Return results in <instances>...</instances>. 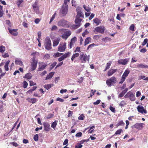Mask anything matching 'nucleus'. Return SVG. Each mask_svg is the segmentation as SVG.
<instances>
[{
    "label": "nucleus",
    "instance_id": "17",
    "mask_svg": "<svg viewBox=\"0 0 148 148\" xmlns=\"http://www.w3.org/2000/svg\"><path fill=\"white\" fill-rule=\"evenodd\" d=\"M9 32L11 34L14 36H16L18 34V33L17 32V29H8Z\"/></svg>",
    "mask_w": 148,
    "mask_h": 148
},
{
    "label": "nucleus",
    "instance_id": "42",
    "mask_svg": "<svg viewBox=\"0 0 148 148\" xmlns=\"http://www.w3.org/2000/svg\"><path fill=\"white\" fill-rule=\"evenodd\" d=\"M85 116L84 114H81L78 118V119L80 120H83L84 119Z\"/></svg>",
    "mask_w": 148,
    "mask_h": 148
},
{
    "label": "nucleus",
    "instance_id": "47",
    "mask_svg": "<svg viewBox=\"0 0 148 148\" xmlns=\"http://www.w3.org/2000/svg\"><path fill=\"white\" fill-rule=\"evenodd\" d=\"M38 2L36 1L32 5V6L34 9L37 8V7Z\"/></svg>",
    "mask_w": 148,
    "mask_h": 148
},
{
    "label": "nucleus",
    "instance_id": "2",
    "mask_svg": "<svg viewBox=\"0 0 148 148\" xmlns=\"http://www.w3.org/2000/svg\"><path fill=\"white\" fill-rule=\"evenodd\" d=\"M58 32L61 33L62 38L65 40H66L71 34V31L66 29H60L59 30Z\"/></svg>",
    "mask_w": 148,
    "mask_h": 148
},
{
    "label": "nucleus",
    "instance_id": "31",
    "mask_svg": "<svg viewBox=\"0 0 148 148\" xmlns=\"http://www.w3.org/2000/svg\"><path fill=\"white\" fill-rule=\"evenodd\" d=\"M53 85H54L53 84L45 85L44 86V88L47 90L50 88L51 87L53 86Z\"/></svg>",
    "mask_w": 148,
    "mask_h": 148
},
{
    "label": "nucleus",
    "instance_id": "25",
    "mask_svg": "<svg viewBox=\"0 0 148 148\" xmlns=\"http://www.w3.org/2000/svg\"><path fill=\"white\" fill-rule=\"evenodd\" d=\"M54 74V73L53 72H51L49 74L47 75V77L45 78L46 80L48 79L51 78Z\"/></svg>",
    "mask_w": 148,
    "mask_h": 148
},
{
    "label": "nucleus",
    "instance_id": "59",
    "mask_svg": "<svg viewBox=\"0 0 148 148\" xmlns=\"http://www.w3.org/2000/svg\"><path fill=\"white\" fill-rule=\"evenodd\" d=\"M73 112L72 111L69 110L68 112V117H69L70 116H72L73 115Z\"/></svg>",
    "mask_w": 148,
    "mask_h": 148
},
{
    "label": "nucleus",
    "instance_id": "44",
    "mask_svg": "<svg viewBox=\"0 0 148 148\" xmlns=\"http://www.w3.org/2000/svg\"><path fill=\"white\" fill-rule=\"evenodd\" d=\"M84 9L88 12L90 11L91 10V9L90 8L87 7L85 5H84Z\"/></svg>",
    "mask_w": 148,
    "mask_h": 148
},
{
    "label": "nucleus",
    "instance_id": "37",
    "mask_svg": "<svg viewBox=\"0 0 148 148\" xmlns=\"http://www.w3.org/2000/svg\"><path fill=\"white\" fill-rule=\"evenodd\" d=\"M23 1V0H18L17 1L16 3L18 7H19Z\"/></svg>",
    "mask_w": 148,
    "mask_h": 148
},
{
    "label": "nucleus",
    "instance_id": "11",
    "mask_svg": "<svg viewBox=\"0 0 148 148\" xmlns=\"http://www.w3.org/2000/svg\"><path fill=\"white\" fill-rule=\"evenodd\" d=\"M66 42L60 44L58 47V51L60 52L64 51L66 48Z\"/></svg>",
    "mask_w": 148,
    "mask_h": 148
},
{
    "label": "nucleus",
    "instance_id": "36",
    "mask_svg": "<svg viewBox=\"0 0 148 148\" xmlns=\"http://www.w3.org/2000/svg\"><path fill=\"white\" fill-rule=\"evenodd\" d=\"M123 132V130L122 129H119L117 130L115 132V135L120 134L121 133Z\"/></svg>",
    "mask_w": 148,
    "mask_h": 148
},
{
    "label": "nucleus",
    "instance_id": "43",
    "mask_svg": "<svg viewBox=\"0 0 148 148\" xmlns=\"http://www.w3.org/2000/svg\"><path fill=\"white\" fill-rule=\"evenodd\" d=\"M2 56L4 58H6L9 56V54L7 53H3L2 54Z\"/></svg>",
    "mask_w": 148,
    "mask_h": 148
},
{
    "label": "nucleus",
    "instance_id": "15",
    "mask_svg": "<svg viewBox=\"0 0 148 148\" xmlns=\"http://www.w3.org/2000/svg\"><path fill=\"white\" fill-rule=\"evenodd\" d=\"M129 60L130 59L129 58H125L124 59H120L118 60V62L119 64L125 65L127 64Z\"/></svg>",
    "mask_w": 148,
    "mask_h": 148
},
{
    "label": "nucleus",
    "instance_id": "26",
    "mask_svg": "<svg viewBox=\"0 0 148 148\" xmlns=\"http://www.w3.org/2000/svg\"><path fill=\"white\" fill-rule=\"evenodd\" d=\"M137 67L141 69L148 68V65L146 64H138L137 65Z\"/></svg>",
    "mask_w": 148,
    "mask_h": 148
},
{
    "label": "nucleus",
    "instance_id": "5",
    "mask_svg": "<svg viewBox=\"0 0 148 148\" xmlns=\"http://www.w3.org/2000/svg\"><path fill=\"white\" fill-rule=\"evenodd\" d=\"M45 45L46 49L49 50L51 49V41L49 37L46 38L45 39Z\"/></svg>",
    "mask_w": 148,
    "mask_h": 148
},
{
    "label": "nucleus",
    "instance_id": "10",
    "mask_svg": "<svg viewBox=\"0 0 148 148\" xmlns=\"http://www.w3.org/2000/svg\"><path fill=\"white\" fill-rule=\"evenodd\" d=\"M68 11V6L67 4H64L60 10L61 13L63 15H66Z\"/></svg>",
    "mask_w": 148,
    "mask_h": 148
},
{
    "label": "nucleus",
    "instance_id": "49",
    "mask_svg": "<svg viewBox=\"0 0 148 148\" xmlns=\"http://www.w3.org/2000/svg\"><path fill=\"white\" fill-rule=\"evenodd\" d=\"M96 90H94L93 91V90H91V93L90 94V97H92V96L94 95L95 94V92H96Z\"/></svg>",
    "mask_w": 148,
    "mask_h": 148
},
{
    "label": "nucleus",
    "instance_id": "63",
    "mask_svg": "<svg viewBox=\"0 0 148 148\" xmlns=\"http://www.w3.org/2000/svg\"><path fill=\"white\" fill-rule=\"evenodd\" d=\"M80 47H77L75 50V52H80Z\"/></svg>",
    "mask_w": 148,
    "mask_h": 148
},
{
    "label": "nucleus",
    "instance_id": "41",
    "mask_svg": "<svg viewBox=\"0 0 148 148\" xmlns=\"http://www.w3.org/2000/svg\"><path fill=\"white\" fill-rule=\"evenodd\" d=\"M58 29V27L56 25H54L52 26L51 29V31H54L57 30Z\"/></svg>",
    "mask_w": 148,
    "mask_h": 148
},
{
    "label": "nucleus",
    "instance_id": "62",
    "mask_svg": "<svg viewBox=\"0 0 148 148\" xmlns=\"http://www.w3.org/2000/svg\"><path fill=\"white\" fill-rule=\"evenodd\" d=\"M64 59H65V58L62 55L58 59V60L59 62H61Z\"/></svg>",
    "mask_w": 148,
    "mask_h": 148
},
{
    "label": "nucleus",
    "instance_id": "46",
    "mask_svg": "<svg viewBox=\"0 0 148 148\" xmlns=\"http://www.w3.org/2000/svg\"><path fill=\"white\" fill-rule=\"evenodd\" d=\"M148 42V39L147 38H145V39L143 42H142V45L143 46H144L146 45V44Z\"/></svg>",
    "mask_w": 148,
    "mask_h": 148
},
{
    "label": "nucleus",
    "instance_id": "4",
    "mask_svg": "<svg viewBox=\"0 0 148 148\" xmlns=\"http://www.w3.org/2000/svg\"><path fill=\"white\" fill-rule=\"evenodd\" d=\"M116 82V78L114 77H112L106 81V84L109 86L114 85Z\"/></svg>",
    "mask_w": 148,
    "mask_h": 148
},
{
    "label": "nucleus",
    "instance_id": "38",
    "mask_svg": "<svg viewBox=\"0 0 148 148\" xmlns=\"http://www.w3.org/2000/svg\"><path fill=\"white\" fill-rule=\"evenodd\" d=\"M135 26L133 24H132L130 27L129 29L130 30L134 31V28Z\"/></svg>",
    "mask_w": 148,
    "mask_h": 148
},
{
    "label": "nucleus",
    "instance_id": "27",
    "mask_svg": "<svg viewBox=\"0 0 148 148\" xmlns=\"http://www.w3.org/2000/svg\"><path fill=\"white\" fill-rule=\"evenodd\" d=\"M125 124L124 123L123 121L121 120L118 122L117 123L116 125V127H117L119 126H124Z\"/></svg>",
    "mask_w": 148,
    "mask_h": 148
},
{
    "label": "nucleus",
    "instance_id": "23",
    "mask_svg": "<svg viewBox=\"0 0 148 148\" xmlns=\"http://www.w3.org/2000/svg\"><path fill=\"white\" fill-rule=\"evenodd\" d=\"M130 72V71L128 69H126L122 75V77L126 78V77L127 76Z\"/></svg>",
    "mask_w": 148,
    "mask_h": 148
},
{
    "label": "nucleus",
    "instance_id": "39",
    "mask_svg": "<svg viewBox=\"0 0 148 148\" xmlns=\"http://www.w3.org/2000/svg\"><path fill=\"white\" fill-rule=\"evenodd\" d=\"M110 39L108 37H105L103 38L102 39V41H104L105 42H107L108 41L110 40Z\"/></svg>",
    "mask_w": 148,
    "mask_h": 148
},
{
    "label": "nucleus",
    "instance_id": "64",
    "mask_svg": "<svg viewBox=\"0 0 148 148\" xmlns=\"http://www.w3.org/2000/svg\"><path fill=\"white\" fill-rule=\"evenodd\" d=\"M100 101L101 100H97L96 102L93 103V104L95 105H98L99 104Z\"/></svg>",
    "mask_w": 148,
    "mask_h": 148
},
{
    "label": "nucleus",
    "instance_id": "60",
    "mask_svg": "<svg viewBox=\"0 0 148 148\" xmlns=\"http://www.w3.org/2000/svg\"><path fill=\"white\" fill-rule=\"evenodd\" d=\"M82 133L81 132H79L77 133L75 135V136L77 137H80L82 136Z\"/></svg>",
    "mask_w": 148,
    "mask_h": 148
},
{
    "label": "nucleus",
    "instance_id": "18",
    "mask_svg": "<svg viewBox=\"0 0 148 148\" xmlns=\"http://www.w3.org/2000/svg\"><path fill=\"white\" fill-rule=\"evenodd\" d=\"M43 125L44 127V130L45 131L48 132L50 129V125L47 122H44Z\"/></svg>",
    "mask_w": 148,
    "mask_h": 148
},
{
    "label": "nucleus",
    "instance_id": "33",
    "mask_svg": "<svg viewBox=\"0 0 148 148\" xmlns=\"http://www.w3.org/2000/svg\"><path fill=\"white\" fill-rule=\"evenodd\" d=\"M57 123L58 121H55L52 123L51 125V127L54 129L57 125Z\"/></svg>",
    "mask_w": 148,
    "mask_h": 148
},
{
    "label": "nucleus",
    "instance_id": "9",
    "mask_svg": "<svg viewBox=\"0 0 148 148\" xmlns=\"http://www.w3.org/2000/svg\"><path fill=\"white\" fill-rule=\"evenodd\" d=\"M144 124L143 123H136L132 126V128H135L138 130H141L144 127Z\"/></svg>",
    "mask_w": 148,
    "mask_h": 148
},
{
    "label": "nucleus",
    "instance_id": "61",
    "mask_svg": "<svg viewBox=\"0 0 148 148\" xmlns=\"http://www.w3.org/2000/svg\"><path fill=\"white\" fill-rule=\"evenodd\" d=\"M40 21V19L38 18L36 19L34 21V22L36 24H38Z\"/></svg>",
    "mask_w": 148,
    "mask_h": 148
},
{
    "label": "nucleus",
    "instance_id": "40",
    "mask_svg": "<svg viewBox=\"0 0 148 148\" xmlns=\"http://www.w3.org/2000/svg\"><path fill=\"white\" fill-rule=\"evenodd\" d=\"M62 54V53H60L59 52H57L54 53V54L53 55V56L55 57H57L61 56Z\"/></svg>",
    "mask_w": 148,
    "mask_h": 148
},
{
    "label": "nucleus",
    "instance_id": "16",
    "mask_svg": "<svg viewBox=\"0 0 148 148\" xmlns=\"http://www.w3.org/2000/svg\"><path fill=\"white\" fill-rule=\"evenodd\" d=\"M77 40V38L75 36L71 39L69 44V48L70 49H71L72 47V46Z\"/></svg>",
    "mask_w": 148,
    "mask_h": 148
},
{
    "label": "nucleus",
    "instance_id": "6",
    "mask_svg": "<svg viewBox=\"0 0 148 148\" xmlns=\"http://www.w3.org/2000/svg\"><path fill=\"white\" fill-rule=\"evenodd\" d=\"M38 63L37 60H36L34 57L32 59V61L31 62V70L33 71L35 70L36 68Z\"/></svg>",
    "mask_w": 148,
    "mask_h": 148
},
{
    "label": "nucleus",
    "instance_id": "30",
    "mask_svg": "<svg viewBox=\"0 0 148 148\" xmlns=\"http://www.w3.org/2000/svg\"><path fill=\"white\" fill-rule=\"evenodd\" d=\"M32 77V74L30 73H27L24 77V78H26L28 79H30Z\"/></svg>",
    "mask_w": 148,
    "mask_h": 148
},
{
    "label": "nucleus",
    "instance_id": "1",
    "mask_svg": "<svg viewBox=\"0 0 148 148\" xmlns=\"http://www.w3.org/2000/svg\"><path fill=\"white\" fill-rule=\"evenodd\" d=\"M81 9V8L79 7H77L76 9V11L77 12V15L75 21V22L76 24L73 25L72 26L73 27L74 29L77 28L81 25V23L82 19L80 18H83L84 14L82 12Z\"/></svg>",
    "mask_w": 148,
    "mask_h": 148
},
{
    "label": "nucleus",
    "instance_id": "54",
    "mask_svg": "<svg viewBox=\"0 0 148 148\" xmlns=\"http://www.w3.org/2000/svg\"><path fill=\"white\" fill-rule=\"evenodd\" d=\"M83 146L82 145L80 144L79 143L77 144L75 147V148H82Z\"/></svg>",
    "mask_w": 148,
    "mask_h": 148
},
{
    "label": "nucleus",
    "instance_id": "14",
    "mask_svg": "<svg viewBox=\"0 0 148 148\" xmlns=\"http://www.w3.org/2000/svg\"><path fill=\"white\" fill-rule=\"evenodd\" d=\"M39 67L38 69V71H40L45 69L47 66V64L44 63L42 62H39L38 63Z\"/></svg>",
    "mask_w": 148,
    "mask_h": 148
},
{
    "label": "nucleus",
    "instance_id": "35",
    "mask_svg": "<svg viewBox=\"0 0 148 148\" xmlns=\"http://www.w3.org/2000/svg\"><path fill=\"white\" fill-rule=\"evenodd\" d=\"M71 54V52H68L67 53H65L63 55V56L65 59L66 58H67L69 57Z\"/></svg>",
    "mask_w": 148,
    "mask_h": 148
},
{
    "label": "nucleus",
    "instance_id": "48",
    "mask_svg": "<svg viewBox=\"0 0 148 148\" xmlns=\"http://www.w3.org/2000/svg\"><path fill=\"white\" fill-rule=\"evenodd\" d=\"M112 64V62L111 61L109 62L108 63H107L106 64V69H109L110 67V66L111 65V64Z\"/></svg>",
    "mask_w": 148,
    "mask_h": 148
},
{
    "label": "nucleus",
    "instance_id": "51",
    "mask_svg": "<svg viewBox=\"0 0 148 148\" xmlns=\"http://www.w3.org/2000/svg\"><path fill=\"white\" fill-rule=\"evenodd\" d=\"M34 139L36 141H37L38 140V135L37 134H36L34 136Z\"/></svg>",
    "mask_w": 148,
    "mask_h": 148
},
{
    "label": "nucleus",
    "instance_id": "50",
    "mask_svg": "<svg viewBox=\"0 0 148 148\" xmlns=\"http://www.w3.org/2000/svg\"><path fill=\"white\" fill-rule=\"evenodd\" d=\"M96 46V44H94V43L92 44H91L90 45L88 46L87 49L88 50L89 48H92V47H94V46Z\"/></svg>",
    "mask_w": 148,
    "mask_h": 148
},
{
    "label": "nucleus",
    "instance_id": "22",
    "mask_svg": "<svg viewBox=\"0 0 148 148\" xmlns=\"http://www.w3.org/2000/svg\"><path fill=\"white\" fill-rule=\"evenodd\" d=\"M27 100L29 102L32 103H35L37 101V99L36 98H27Z\"/></svg>",
    "mask_w": 148,
    "mask_h": 148
},
{
    "label": "nucleus",
    "instance_id": "53",
    "mask_svg": "<svg viewBox=\"0 0 148 148\" xmlns=\"http://www.w3.org/2000/svg\"><path fill=\"white\" fill-rule=\"evenodd\" d=\"M23 87L24 88H26L27 86L28 83H27L25 81H24L23 82Z\"/></svg>",
    "mask_w": 148,
    "mask_h": 148
},
{
    "label": "nucleus",
    "instance_id": "52",
    "mask_svg": "<svg viewBox=\"0 0 148 148\" xmlns=\"http://www.w3.org/2000/svg\"><path fill=\"white\" fill-rule=\"evenodd\" d=\"M125 94V93L123 91L120 93L119 94V95L118 97L120 98L122 97Z\"/></svg>",
    "mask_w": 148,
    "mask_h": 148
},
{
    "label": "nucleus",
    "instance_id": "19",
    "mask_svg": "<svg viewBox=\"0 0 148 148\" xmlns=\"http://www.w3.org/2000/svg\"><path fill=\"white\" fill-rule=\"evenodd\" d=\"M15 63L16 64L21 66H23V63L21 60L20 59L16 58L15 61Z\"/></svg>",
    "mask_w": 148,
    "mask_h": 148
},
{
    "label": "nucleus",
    "instance_id": "45",
    "mask_svg": "<svg viewBox=\"0 0 148 148\" xmlns=\"http://www.w3.org/2000/svg\"><path fill=\"white\" fill-rule=\"evenodd\" d=\"M56 13H55L52 15L51 17V19H50V21L49 22V23L50 24L51 22L55 18V16H56Z\"/></svg>",
    "mask_w": 148,
    "mask_h": 148
},
{
    "label": "nucleus",
    "instance_id": "13",
    "mask_svg": "<svg viewBox=\"0 0 148 148\" xmlns=\"http://www.w3.org/2000/svg\"><path fill=\"white\" fill-rule=\"evenodd\" d=\"M138 111L141 113L146 114L147 113V112L146 110L144 109L143 107V106L139 105L137 106V108Z\"/></svg>",
    "mask_w": 148,
    "mask_h": 148
},
{
    "label": "nucleus",
    "instance_id": "57",
    "mask_svg": "<svg viewBox=\"0 0 148 148\" xmlns=\"http://www.w3.org/2000/svg\"><path fill=\"white\" fill-rule=\"evenodd\" d=\"M57 63L56 62H54L51 65L50 68L51 69H53L54 67L56 65Z\"/></svg>",
    "mask_w": 148,
    "mask_h": 148
},
{
    "label": "nucleus",
    "instance_id": "20",
    "mask_svg": "<svg viewBox=\"0 0 148 148\" xmlns=\"http://www.w3.org/2000/svg\"><path fill=\"white\" fill-rule=\"evenodd\" d=\"M117 71V69H110L108 72V75L110 76L112 75L116 72Z\"/></svg>",
    "mask_w": 148,
    "mask_h": 148
},
{
    "label": "nucleus",
    "instance_id": "3",
    "mask_svg": "<svg viewBox=\"0 0 148 148\" xmlns=\"http://www.w3.org/2000/svg\"><path fill=\"white\" fill-rule=\"evenodd\" d=\"M79 58L82 63H85L87 61H89V56H87L86 54L83 53L80 54Z\"/></svg>",
    "mask_w": 148,
    "mask_h": 148
},
{
    "label": "nucleus",
    "instance_id": "24",
    "mask_svg": "<svg viewBox=\"0 0 148 148\" xmlns=\"http://www.w3.org/2000/svg\"><path fill=\"white\" fill-rule=\"evenodd\" d=\"M60 38H57L53 41V47L56 46L59 44Z\"/></svg>",
    "mask_w": 148,
    "mask_h": 148
},
{
    "label": "nucleus",
    "instance_id": "32",
    "mask_svg": "<svg viewBox=\"0 0 148 148\" xmlns=\"http://www.w3.org/2000/svg\"><path fill=\"white\" fill-rule=\"evenodd\" d=\"M126 104V102L124 101H122L119 104V106L121 107H124L125 105Z\"/></svg>",
    "mask_w": 148,
    "mask_h": 148
},
{
    "label": "nucleus",
    "instance_id": "21",
    "mask_svg": "<svg viewBox=\"0 0 148 148\" xmlns=\"http://www.w3.org/2000/svg\"><path fill=\"white\" fill-rule=\"evenodd\" d=\"M94 22L97 25H99L101 23V20L98 19V18H96L93 20Z\"/></svg>",
    "mask_w": 148,
    "mask_h": 148
},
{
    "label": "nucleus",
    "instance_id": "34",
    "mask_svg": "<svg viewBox=\"0 0 148 148\" xmlns=\"http://www.w3.org/2000/svg\"><path fill=\"white\" fill-rule=\"evenodd\" d=\"M5 49V47L3 45L0 46V52L1 53H4Z\"/></svg>",
    "mask_w": 148,
    "mask_h": 148
},
{
    "label": "nucleus",
    "instance_id": "28",
    "mask_svg": "<svg viewBox=\"0 0 148 148\" xmlns=\"http://www.w3.org/2000/svg\"><path fill=\"white\" fill-rule=\"evenodd\" d=\"M10 62V61L9 60H8L5 63L4 68L5 70L6 71H8L9 69L8 66Z\"/></svg>",
    "mask_w": 148,
    "mask_h": 148
},
{
    "label": "nucleus",
    "instance_id": "7",
    "mask_svg": "<svg viewBox=\"0 0 148 148\" xmlns=\"http://www.w3.org/2000/svg\"><path fill=\"white\" fill-rule=\"evenodd\" d=\"M125 98H129L132 101H134L135 100V97L133 93L130 91L128 92L124 96Z\"/></svg>",
    "mask_w": 148,
    "mask_h": 148
},
{
    "label": "nucleus",
    "instance_id": "12",
    "mask_svg": "<svg viewBox=\"0 0 148 148\" xmlns=\"http://www.w3.org/2000/svg\"><path fill=\"white\" fill-rule=\"evenodd\" d=\"M68 22L64 19L59 21L58 23V25L59 26L64 27L68 25Z\"/></svg>",
    "mask_w": 148,
    "mask_h": 148
},
{
    "label": "nucleus",
    "instance_id": "55",
    "mask_svg": "<svg viewBox=\"0 0 148 148\" xmlns=\"http://www.w3.org/2000/svg\"><path fill=\"white\" fill-rule=\"evenodd\" d=\"M125 78L122 76L121 79V81L119 83L120 84H122L123 82L125 81Z\"/></svg>",
    "mask_w": 148,
    "mask_h": 148
},
{
    "label": "nucleus",
    "instance_id": "58",
    "mask_svg": "<svg viewBox=\"0 0 148 148\" xmlns=\"http://www.w3.org/2000/svg\"><path fill=\"white\" fill-rule=\"evenodd\" d=\"M79 55V53H76L74 54L72 56H73L74 58H76V57H78Z\"/></svg>",
    "mask_w": 148,
    "mask_h": 148
},
{
    "label": "nucleus",
    "instance_id": "56",
    "mask_svg": "<svg viewBox=\"0 0 148 148\" xmlns=\"http://www.w3.org/2000/svg\"><path fill=\"white\" fill-rule=\"evenodd\" d=\"M38 38H37V40H40V37L41 36V33L40 32H39L38 33Z\"/></svg>",
    "mask_w": 148,
    "mask_h": 148
},
{
    "label": "nucleus",
    "instance_id": "8",
    "mask_svg": "<svg viewBox=\"0 0 148 148\" xmlns=\"http://www.w3.org/2000/svg\"><path fill=\"white\" fill-rule=\"evenodd\" d=\"M105 29V27L103 26H100L96 27L94 31L101 34H103L104 32Z\"/></svg>",
    "mask_w": 148,
    "mask_h": 148
},
{
    "label": "nucleus",
    "instance_id": "29",
    "mask_svg": "<svg viewBox=\"0 0 148 148\" xmlns=\"http://www.w3.org/2000/svg\"><path fill=\"white\" fill-rule=\"evenodd\" d=\"M91 40V38H90L88 37L86 38L85 41L84 45L86 46L87 45L89 44V42H90Z\"/></svg>",
    "mask_w": 148,
    "mask_h": 148
}]
</instances>
